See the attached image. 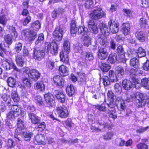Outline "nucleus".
Here are the masks:
<instances>
[{"mask_svg": "<svg viewBox=\"0 0 149 149\" xmlns=\"http://www.w3.org/2000/svg\"><path fill=\"white\" fill-rule=\"evenodd\" d=\"M59 72H61L60 74L62 76H65L68 74V68L63 65H62L59 67Z\"/></svg>", "mask_w": 149, "mask_h": 149, "instance_id": "obj_29", "label": "nucleus"}, {"mask_svg": "<svg viewBox=\"0 0 149 149\" xmlns=\"http://www.w3.org/2000/svg\"><path fill=\"white\" fill-rule=\"evenodd\" d=\"M139 69L136 68L135 69H131L130 72V77L132 82L135 84V85H133V86H134L137 89L139 88L140 86H137L136 84H140V81L138 79L136 78L135 77L139 74Z\"/></svg>", "mask_w": 149, "mask_h": 149, "instance_id": "obj_8", "label": "nucleus"}, {"mask_svg": "<svg viewBox=\"0 0 149 149\" xmlns=\"http://www.w3.org/2000/svg\"><path fill=\"white\" fill-rule=\"evenodd\" d=\"M1 58L2 63L1 65L3 68L6 70H10L11 68H13L16 71L19 72L20 70L12 62H10V61L4 57L3 55H2L1 53Z\"/></svg>", "mask_w": 149, "mask_h": 149, "instance_id": "obj_4", "label": "nucleus"}, {"mask_svg": "<svg viewBox=\"0 0 149 149\" xmlns=\"http://www.w3.org/2000/svg\"><path fill=\"white\" fill-rule=\"evenodd\" d=\"M125 54H118L117 61L119 62H125L126 59L125 58Z\"/></svg>", "mask_w": 149, "mask_h": 149, "instance_id": "obj_46", "label": "nucleus"}, {"mask_svg": "<svg viewBox=\"0 0 149 149\" xmlns=\"http://www.w3.org/2000/svg\"><path fill=\"white\" fill-rule=\"evenodd\" d=\"M45 49L47 52H50L53 54L55 55L58 53V46L57 43L55 41L50 43L46 42L45 44Z\"/></svg>", "mask_w": 149, "mask_h": 149, "instance_id": "obj_5", "label": "nucleus"}, {"mask_svg": "<svg viewBox=\"0 0 149 149\" xmlns=\"http://www.w3.org/2000/svg\"><path fill=\"white\" fill-rule=\"evenodd\" d=\"M63 46L64 52L61 51L60 53L61 61L63 62L67 63L69 61L68 56L67 55L70 52V45L69 41L67 38L64 39Z\"/></svg>", "mask_w": 149, "mask_h": 149, "instance_id": "obj_1", "label": "nucleus"}, {"mask_svg": "<svg viewBox=\"0 0 149 149\" xmlns=\"http://www.w3.org/2000/svg\"><path fill=\"white\" fill-rule=\"evenodd\" d=\"M1 98L3 101L5 102H7V104L8 106H10L11 105V104L9 102L10 100V97L8 95L5 94L2 96Z\"/></svg>", "mask_w": 149, "mask_h": 149, "instance_id": "obj_51", "label": "nucleus"}, {"mask_svg": "<svg viewBox=\"0 0 149 149\" xmlns=\"http://www.w3.org/2000/svg\"><path fill=\"white\" fill-rule=\"evenodd\" d=\"M17 125L18 127L22 128L24 127V122L20 118H18L17 120Z\"/></svg>", "mask_w": 149, "mask_h": 149, "instance_id": "obj_62", "label": "nucleus"}, {"mask_svg": "<svg viewBox=\"0 0 149 149\" xmlns=\"http://www.w3.org/2000/svg\"><path fill=\"white\" fill-rule=\"evenodd\" d=\"M117 61V54L114 53H111L108 58L107 61L108 63L113 64Z\"/></svg>", "mask_w": 149, "mask_h": 149, "instance_id": "obj_30", "label": "nucleus"}, {"mask_svg": "<svg viewBox=\"0 0 149 149\" xmlns=\"http://www.w3.org/2000/svg\"><path fill=\"white\" fill-rule=\"evenodd\" d=\"M56 110L59 117L63 118H65L68 117V111L67 109L65 107H58L56 108Z\"/></svg>", "mask_w": 149, "mask_h": 149, "instance_id": "obj_12", "label": "nucleus"}, {"mask_svg": "<svg viewBox=\"0 0 149 149\" xmlns=\"http://www.w3.org/2000/svg\"><path fill=\"white\" fill-rule=\"evenodd\" d=\"M23 35L26 37H29L30 40H33L37 36V33L29 29H26L22 31Z\"/></svg>", "mask_w": 149, "mask_h": 149, "instance_id": "obj_15", "label": "nucleus"}, {"mask_svg": "<svg viewBox=\"0 0 149 149\" xmlns=\"http://www.w3.org/2000/svg\"><path fill=\"white\" fill-rule=\"evenodd\" d=\"M113 136V134L112 133L109 132L104 135L103 137L104 139L105 140H109L111 139Z\"/></svg>", "mask_w": 149, "mask_h": 149, "instance_id": "obj_60", "label": "nucleus"}, {"mask_svg": "<svg viewBox=\"0 0 149 149\" xmlns=\"http://www.w3.org/2000/svg\"><path fill=\"white\" fill-rule=\"evenodd\" d=\"M22 43L20 42L16 43L14 48L15 51L17 53H19L22 49Z\"/></svg>", "mask_w": 149, "mask_h": 149, "instance_id": "obj_52", "label": "nucleus"}, {"mask_svg": "<svg viewBox=\"0 0 149 149\" xmlns=\"http://www.w3.org/2000/svg\"><path fill=\"white\" fill-rule=\"evenodd\" d=\"M136 52L139 58H141L146 56L145 50L141 47H139L137 50Z\"/></svg>", "mask_w": 149, "mask_h": 149, "instance_id": "obj_38", "label": "nucleus"}, {"mask_svg": "<svg viewBox=\"0 0 149 149\" xmlns=\"http://www.w3.org/2000/svg\"><path fill=\"white\" fill-rule=\"evenodd\" d=\"M139 25L140 28L143 29H148L147 20L144 18H141L139 20Z\"/></svg>", "mask_w": 149, "mask_h": 149, "instance_id": "obj_21", "label": "nucleus"}, {"mask_svg": "<svg viewBox=\"0 0 149 149\" xmlns=\"http://www.w3.org/2000/svg\"><path fill=\"white\" fill-rule=\"evenodd\" d=\"M109 77L111 82H116L118 80V77L113 70H110L109 72Z\"/></svg>", "mask_w": 149, "mask_h": 149, "instance_id": "obj_25", "label": "nucleus"}, {"mask_svg": "<svg viewBox=\"0 0 149 149\" xmlns=\"http://www.w3.org/2000/svg\"><path fill=\"white\" fill-rule=\"evenodd\" d=\"M116 106L118 109H120V110H124L126 108L125 103L124 100H122V102H119Z\"/></svg>", "mask_w": 149, "mask_h": 149, "instance_id": "obj_54", "label": "nucleus"}, {"mask_svg": "<svg viewBox=\"0 0 149 149\" xmlns=\"http://www.w3.org/2000/svg\"><path fill=\"white\" fill-rule=\"evenodd\" d=\"M101 33L103 34L108 35L109 34V30L106 25L104 23L100 24L99 25Z\"/></svg>", "mask_w": 149, "mask_h": 149, "instance_id": "obj_20", "label": "nucleus"}, {"mask_svg": "<svg viewBox=\"0 0 149 149\" xmlns=\"http://www.w3.org/2000/svg\"><path fill=\"white\" fill-rule=\"evenodd\" d=\"M44 39V35L43 34L41 33L39 36L37 40L35 42V43L36 45H38L39 43L42 42Z\"/></svg>", "mask_w": 149, "mask_h": 149, "instance_id": "obj_47", "label": "nucleus"}, {"mask_svg": "<svg viewBox=\"0 0 149 149\" xmlns=\"http://www.w3.org/2000/svg\"><path fill=\"white\" fill-rule=\"evenodd\" d=\"M11 36L9 35H7L4 36V39L7 44L10 45L12 42L11 37L16 38L17 36V33L15 30V28L12 26L10 28Z\"/></svg>", "mask_w": 149, "mask_h": 149, "instance_id": "obj_11", "label": "nucleus"}, {"mask_svg": "<svg viewBox=\"0 0 149 149\" xmlns=\"http://www.w3.org/2000/svg\"><path fill=\"white\" fill-rule=\"evenodd\" d=\"M54 93L59 102L62 103L65 102V96L62 91L58 90H55Z\"/></svg>", "mask_w": 149, "mask_h": 149, "instance_id": "obj_14", "label": "nucleus"}, {"mask_svg": "<svg viewBox=\"0 0 149 149\" xmlns=\"http://www.w3.org/2000/svg\"><path fill=\"white\" fill-rule=\"evenodd\" d=\"M122 85L124 88L126 90H130L133 86L131 81L127 80H124L123 81Z\"/></svg>", "mask_w": 149, "mask_h": 149, "instance_id": "obj_22", "label": "nucleus"}, {"mask_svg": "<svg viewBox=\"0 0 149 149\" xmlns=\"http://www.w3.org/2000/svg\"><path fill=\"white\" fill-rule=\"evenodd\" d=\"M103 81L104 85L105 86H107L109 84L111 81L110 79H109L108 77L106 76H104L103 79Z\"/></svg>", "mask_w": 149, "mask_h": 149, "instance_id": "obj_59", "label": "nucleus"}, {"mask_svg": "<svg viewBox=\"0 0 149 149\" xmlns=\"http://www.w3.org/2000/svg\"><path fill=\"white\" fill-rule=\"evenodd\" d=\"M141 85L147 89H149V78H145L141 79Z\"/></svg>", "mask_w": 149, "mask_h": 149, "instance_id": "obj_35", "label": "nucleus"}, {"mask_svg": "<svg viewBox=\"0 0 149 149\" xmlns=\"http://www.w3.org/2000/svg\"><path fill=\"white\" fill-rule=\"evenodd\" d=\"M22 81L24 84L26 86L30 87H31V81L26 77H24L22 78Z\"/></svg>", "mask_w": 149, "mask_h": 149, "instance_id": "obj_50", "label": "nucleus"}, {"mask_svg": "<svg viewBox=\"0 0 149 149\" xmlns=\"http://www.w3.org/2000/svg\"><path fill=\"white\" fill-rule=\"evenodd\" d=\"M109 31L112 33H116L119 30V23L117 21L111 19L108 23Z\"/></svg>", "mask_w": 149, "mask_h": 149, "instance_id": "obj_10", "label": "nucleus"}, {"mask_svg": "<svg viewBox=\"0 0 149 149\" xmlns=\"http://www.w3.org/2000/svg\"><path fill=\"white\" fill-rule=\"evenodd\" d=\"M45 51L43 50L34 49L33 50V58L39 61L41 60L44 57Z\"/></svg>", "mask_w": 149, "mask_h": 149, "instance_id": "obj_13", "label": "nucleus"}, {"mask_svg": "<svg viewBox=\"0 0 149 149\" xmlns=\"http://www.w3.org/2000/svg\"><path fill=\"white\" fill-rule=\"evenodd\" d=\"M114 89L115 92L118 94H120L122 91L121 87L118 84L116 83L114 86Z\"/></svg>", "mask_w": 149, "mask_h": 149, "instance_id": "obj_48", "label": "nucleus"}, {"mask_svg": "<svg viewBox=\"0 0 149 149\" xmlns=\"http://www.w3.org/2000/svg\"><path fill=\"white\" fill-rule=\"evenodd\" d=\"M143 68L144 70L149 71V61L147 60L143 64Z\"/></svg>", "mask_w": 149, "mask_h": 149, "instance_id": "obj_63", "label": "nucleus"}, {"mask_svg": "<svg viewBox=\"0 0 149 149\" xmlns=\"http://www.w3.org/2000/svg\"><path fill=\"white\" fill-rule=\"evenodd\" d=\"M136 146L138 149H148V147L146 144L143 143H140Z\"/></svg>", "mask_w": 149, "mask_h": 149, "instance_id": "obj_56", "label": "nucleus"}, {"mask_svg": "<svg viewBox=\"0 0 149 149\" xmlns=\"http://www.w3.org/2000/svg\"><path fill=\"white\" fill-rule=\"evenodd\" d=\"M64 12V10L62 8H59L54 10L52 13V17L53 18L57 17L58 15L60 13H62Z\"/></svg>", "mask_w": 149, "mask_h": 149, "instance_id": "obj_37", "label": "nucleus"}, {"mask_svg": "<svg viewBox=\"0 0 149 149\" xmlns=\"http://www.w3.org/2000/svg\"><path fill=\"white\" fill-rule=\"evenodd\" d=\"M135 36L136 38L140 42H143L145 40V35L142 31H136L135 33Z\"/></svg>", "mask_w": 149, "mask_h": 149, "instance_id": "obj_23", "label": "nucleus"}, {"mask_svg": "<svg viewBox=\"0 0 149 149\" xmlns=\"http://www.w3.org/2000/svg\"><path fill=\"white\" fill-rule=\"evenodd\" d=\"M15 61L17 65L20 67H22L25 64L24 59L22 58V56L18 55L16 56Z\"/></svg>", "mask_w": 149, "mask_h": 149, "instance_id": "obj_31", "label": "nucleus"}, {"mask_svg": "<svg viewBox=\"0 0 149 149\" xmlns=\"http://www.w3.org/2000/svg\"><path fill=\"white\" fill-rule=\"evenodd\" d=\"M149 99V97L146 93H136L134 97V100L136 105L139 107L144 106Z\"/></svg>", "mask_w": 149, "mask_h": 149, "instance_id": "obj_3", "label": "nucleus"}, {"mask_svg": "<svg viewBox=\"0 0 149 149\" xmlns=\"http://www.w3.org/2000/svg\"><path fill=\"white\" fill-rule=\"evenodd\" d=\"M24 72L28 74L29 77L33 80H37L40 77V73L36 70L26 68L24 71Z\"/></svg>", "mask_w": 149, "mask_h": 149, "instance_id": "obj_7", "label": "nucleus"}, {"mask_svg": "<svg viewBox=\"0 0 149 149\" xmlns=\"http://www.w3.org/2000/svg\"><path fill=\"white\" fill-rule=\"evenodd\" d=\"M105 15L104 13L100 8L94 10L89 15L91 18L97 20L104 17Z\"/></svg>", "mask_w": 149, "mask_h": 149, "instance_id": "obj_6", "label": "nucleus"}, {"mask_svg": "<svg viewBox=\"0 0 149 149\" xmlns=\"http://www.w3.org/2000/svg\"><path fill=\"white\" fill-rule=\"evenodd\" d=\"M17 114L13 111H11L9 112L7 115L8 118L11 120H13L17 116Z\"/></svg>", "mask_w": 149, "mask_h": 149, "instance_id": "obj_44", "label": "nucleus"}, {"mask_svg": "<svg viewBox=\"0 0 149 149\" xmlns=\"http://www.w3.org/2000/svg\"><path fill=\"white\" fill-rule=\"evenodd\" d=\"M109 43L110 48L112 50H114L116 47V43L114 40L111 38L109 40Z\"/></svg>", "mask_w": 149, "mask_h": 149, "instance_id": "obj_49", "label": "nucleus"}, {"mask_svg": "<svg viewBox=\"0 0 149 149\" xmlns=\"http://www.w3.org/2000/svg\"><path fill=\"white\" fill-rule=\"evenodd\" d=\"M11 109L12 111H13L15 113H17V112H19V108L17 105H13L11 107Z\"/></svg>", "mask_w": 149, "mask_h": 149, "instance_id": "obj_64", "label": "nucleus"}, {"mask_svg": "<svg viewBox=\"0 0 149 149\" xmlns=\"http://www.w3.org/2000/svg\"><path fill=\"white\" fill-rule=\"evenodd\" d=\"M54 66V62L52 59H48L47 62V67L49 69L52 70Z\"/></svg>", "mask_w": 149, "mask_h": 149, "instance_id": "obj_43", "label": "nucleus"}, {"mask_svg": "<svg viewBox=\"0 0 149 149\" xmlns=\"http://www.w3.org/2000/svg\"><path fill=\"white\" fill-rule=\"evenodd\" d=\"M85 6L86 8L89 9L93 6L94 3L93 2V0H85Z\"/></svg>", "mask_w": 149, "mask_h": 149, "instance_id": "obj_45", "label": "nucleus"}, {"mask_svg": "<svg viewBox=\"0 0 149 149\" xmlns=\"http://www.w3.org/2000/svg\"><path fill=\"white\" fill-rule=\"evenodd\" d=\"M34 88L39 91H44L45 89V86L44 83L41 81H38L34 85Z\"/></svg>", "mask_w": 149, "mask_h": 149, "instance_id": "obj_26", "label": "nucleus"}, {"mask_svg": "<svg viewBox=\"0 0 149 149\" xmlns=\"http://www.w3.org/2000/svg\"><path fill=\"white\" fill-rule=\"evenodd\" d=\"M63 34V26L60 25L56 27L55 30L53 33V36L55 40L57 41L61 40Z\"/></svg>", "mask_w": 149, "mask_h": 149, "instance_id": "obj_9", "label": "nucleus"}, {"mask_svg": "<svg viewBox=\"0 0 149 149\" xmlns=\"http://www.w3.org/2000/svg\"><path fill=\"white\" fill-rule=\"evenodd\" d=\"M31 26L34 29L37 30L39 29L40 28L41 25L39 21H36L32 24Z\"/></svg>", "mask_w": 149, "mask_h": 149, "instance_id": "obj_55", "label": "nucleus"}, {"mask_svg": "<svg viewBox=\"0 0 149 149\" xmlns=\"http://www.w3.org/2000/svg\"><path fill=\"white\" fill-rule=\"evenodd\" d=\"M77 30L76 24L74 21H72L71 23L70 31L71 34H75Z\"/></svg>", "mask_w": 149, "mask_h": 149, "instance_id": "obj_40", "label": "nucleus"}, {"mask_svg": "<svg viewBox=\"0 0 149 149\" xmlns=\"http://www.w3.org/2000/svg\"><path fill=\"white\" fill-rule=\"evenodd\" d=\"M33 133L30 132H24L22 135V137L24 140L26 141H29L31 138L33 136Z\"/></svg>", "mask_w": 149, "mask_h": 149, "instance_id": "obj_32", "label": "nucleus"}, {"mask_svg": "<svg viewBox=\"0 0 149 149\" xmlns=\"http://www.w3.org/2000/svg\"><path fill=\"white\" fill-rule=\"evenodd\" d=\"M110 66L109 65L105 63H102L100 67L101 70L103 72H107L110 69Z\"/></svg>", "mask_w": 149, "mask_h": 149, "instance_id": "obj_42", "label": "nucleus"}, {"mask_svg": "<svg viewBox=\"0 0 149 149\" xmlns=\"http://www.w3.org/2000/svg\"><path fill=\"white\" fill-rule=\"evenodd\" d=\"M28 116L32 123L38 124L37 128V131L41 132L45 129V123L43 122H40V118L36 114L32 113H29L28 114Z\"/></svg>", "mask_w": 149, "mask_h": 149, "instance_id": "obj_2", "label": "nucleus"}, {"mask_svg": "<svg viewBox=\"0 0 149 149\" xmlns=\"http://www.w3.org/2000/svg\"><path fill=\"white\" fill-rule=\"evenodd\" d=\"M78 32L79 34L84 36L88 34V30L87 28L85 27L84 25L80 26L78 29Z\"/></svg>", "mask_w": 149, "mask_h": 149, "instance_id": "obj_24", "label": "nucleus"}, {"mask_svg": "<svg viewBox=\"0 0 149 149\" xmlns=\"http://www.w3.org/2000/svg\"><path fill=\"white\" fill-rule=\"evenodd\" d=\"M66 92L70 96L72 95L74 93V89L73 86L70 85L67 86L66 88Z\"/></svg>", "mask_w": 149, "mask_h": 149, "instance_id": "obj_36", "label": "nucleus"}, {"mask_svg": "<svg viewBox=\"0 0 149 149\" xmlns=\"http://www.w3.org/2000/svg\"><path fill=\"white\" fill-rule=\"evenodd\" d=\"M98 55L101 59L104 60L105 59L108 55L106 47H101L98 50Z\"/></svg>", "mask_w": 149, "mask_h": 149, "instance_id": "obj_18", "label": "nucleus"}, {"mask_svg": "<svg viewBox=\"0 0 149 149\" xmlns=\"http://www.w3.org/2000/svg\"><path fill=\"white\" fill-rule=\"evenodd\" d=\"M11 96L14 102H17L19 100V98L16 90L13 89L12 91Z\"/></svg>", "mask_w": 149, "mask_h": 149, "instance_id": "obj_34", "label": "nucleus"}, {"mask_svg": "<svg viewBox=\"0 0 149 149\" xmlns=\"http://www.w3.org/2000/svg\"><path fill=\"white\" fill-rule=\"evenodd\" d=\"M117 53L118 54H125L124 49L122 45H119L116 49Z\"/></svg>", "mask_w": 149, "mask_h": 149, "instance_id": "obj_53", "label": "nucleus"}, {"mask_svg": "<svg viewBox=\"0 0 149 149\" xmlns=\"http://www.w3.org/2000/svg\"><path fill=\"white\" fill-rule=\"evenodd\" d=\"M130 25L129 24L124 23L122 25V31L123 33L126 35L129 33L130 31Z\"/></svg>", "mask_w": 149, "mask_h": 149, "instance_id": "obj_27", "label": "nucleus"}, {"mask_svg": "<svg viewBox=\"0 0 149 149\" xmlns=\"http://www.w3.org/2000/svg\"><path fill=\"white\" fill-rule=\"evenodd\" d=\"M116 73L118 78H121L124 74V71L122 67L121 66H116L115 67Z\"/></svg>", "mask_w": 149, "mask_h": 149, "instance_id": "obj_19", "label": "nucleus"}, {"mask_svg": "<svg viewBox=\"0 0 149 149\" xmlns=\"http://www.w3.org/2000/svg\"><path fill=\"white\" fill-rule=\"evenodd\" d=\"M95 108L100 111H106V107L103 104L96 105Z\"/></svg>", "mask_w": 149, "mask_h": 149, "instance_id": "obj_58", "label": "nucleus"}, {"mask_svg": "<svg viewBox=\"0 0 149 149\" xmlns=\"http://www.w3.org/2000/svg\"><path fill=\"white\" fill-rule=\"evenodd\" d=\"M7 146L10 148H13L15 145V142L11 139H9L7 143Z\"/></svg>", "mask_w": 149, "mask_h": 149, "instance_id": "obj_57", "label": "nucleus"}, {"mask_svg": "<svg viewBox=\"0 0 149 149\" xmlns=\"http://www.w3.org/2000/svg\"><path fill=\"white\" fill-rule=\"evenodd\" d=\"M81 55L85 57L86 60L89 61L93 60L94 58V57L93 54L91 52H81Z\"/></svg>", "mask_w": 149, "mask_h": 149, "instance_id": "obj_33", "label": "nucleus"}, {"mask_svg": "<svg viewBox=\"0 0 149 149\" xmlns=\"http://www.w3.org/2000/svg\"><path fill=\"white\" fill-rule=\"evenodd\" d=\"M7 82L9 86L13 87L15 84L16 80L13 78L10 77L8 78Z\"/></svg>", "mask_w": 149, "mask_h": 149, "instance_id": "obj_39", "label": "nucleus"}, {"mask_svg": "<svg viewBox=\"0 0 149 149\" xmlns=\"http://www.w3.org/2000/svg\"><path fill=\"white\" fill-rule=\"evenodd\" d=\"M44 98L47 105L52 106L55 102V98L52 94L50 93H48L44 95Z\"/></svg>", "mask_w": 149, "mask_h": 149, "instance_id": "obj_16", "label": "nucleus"}, {"mask_svg": "<svg viewBox=\"0 0 149 149\" xmlns=\"http://www.w3.org/2000/svg\"><path fill=\"white\" fill-rule=\"evenodd\" d=\"M108 107L110 108L113 109L112 110H110L112 111V112H113L114 113H115L116 111V110L114 108L115 107L116 105L114 102H110V103L109 104H107Z\"/></svg>", "mask_w": 149, "mask_h": 149, "instance_id": "obj_61", "label": "nucleus"}, {"mask_svg": "<svg viewBox=\"0 0 149 149\" xmlns=\"http://www.w3.org/2000/svg\"><path fill=\"white\" fill-rule=\"evenodd\" d=\"M82 39L83 40V43L85 46L88 47L89 45L91 44V39L88 34L84 36H83Z\"/></svg>", "mask_w": 149, "mask_h": 149, "instance_id": "obj_28", "label": "nucleus"}, {"mask_svg": "<svg viewBox=\"0 0 149 149\" xmlns=\"http://www.w3.org/2000/svg\"><path fill=\"white\" fill-rule=\"evenodd\" d=\"M130 65L132 66H135L136 68L138 67L139 65L138 60L136 58H132L130 61Z\"/></svg>", "mask_w": 149, "mask_h": 149, "instance_id": "obj_41", "label": "nucleus"}, {"mask_svg": "<svg viewBox=\"0 0 149 149\" xmlns=\"http://www.w3.org/2000/svg\"><path fill=\"white\" fill-rule=\"evenodd\" d=\"M53 80L54 83L57 86L62 87L64 86L65 80L59 75L54 76Z\"/></svg>", "mask_w": 149, "mask_h": 149, "instance_id": "obj_17", "label": "nucleus"}]
</instances>
